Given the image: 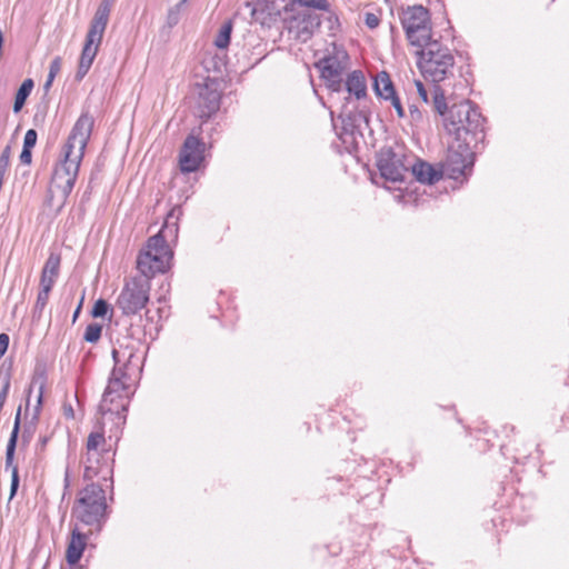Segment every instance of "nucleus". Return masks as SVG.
<instances>
[{
    "instance_id": "1",
    "label": "nucleus",
    "mask_w": 569,
    "mask_h": 569,
    "mask_svg": "<svg viewBox=\"0 0 569 569\" xmlns=\"http://www.w3.org/2000/svg\"><path fill=\"white\" fill-rule=\"evenodd\" d=\"M112 358L114 367L99 405V411L103 416H120L127 411L130 398L136 391L134 382L142 370V357L132 340H118L112 349Z\"/></svg>"
},
{
    "instance_id": "2",
    "label": "nucleus",
    "mask_w": 569,
    "mask_h": 569,
    "mask_svg": "<svg viewBox=\"0 0 569 569\" xmlns=\"http://www.w3.org/2000/svg\"><path fill=\"white\" fill-rule=\"evenodd\" d=\"M93 124V117L88 112H82L62 146L60 159L53 169L50 191L52 194L58 193L63 200L68 198L74 187Z\"/></svg>"
},
{
    "instance_id": "3",
    "label": "nucleus",
    "mask_w": 569,
    "mask_h": 569,
    "mask_svg": "<svg viewBox=\"0 0 569 569\" xmlns=\"http://www.w3.org/2000/svg\"><path fill=\"white\" fill-rule=\"evenodd\" d=\"M417 67L426 80L435 83L453 74L455 57L451 50L438 40L417 48Z\"/></svg>"
},
{
    "instance_id": "4",
    "label": "nucleus",
    "mask_w": 569,
    "mask_h": 569,
    "mask_svg": "<svg viewBox=\"0 0 569 569\" xmlns=\"http://www.w3.org/2000/svg\"><path fill=\"white\" fill-rule=\"evenodd\" d=\"M114 0H101L86 37L76 78L81 80L89 71L101 44Z\"/></svg>"
},
{
    "instance_id": "5",
    "label": "nucleus",
    "mask_w": 569,
    "mask_h": 569,
    "mask_svg": "<svg viewBox=\"0 0 569 569\" xmlns=\"http://www.w3.org/2000/svg\"><path fill=\"white\" fill-rule=\"evenodd\" d=\"M448 133L456 134L457 140H463V134L477 136L483 132V118L477 107L469 100L455 103L443 119Z\"/></svg>"
},
{
    "instance_id": "6",
    "label": "nucleus",
    "mask_w": 569,
    "mask_h": 569,
    "mask_svg": "<svg viewBox=\"0 0 569 569\" xmlns=\"http://www.w3.org/2000/svg\"><path fill=\"white\" fill-rule=\"evenodd\" d=\"M172 257L173 252L162 234L150 237L137 259L140 277L150 281L157 273H164L170 268Z\"/></svg>"
},
{
    "instance_id": "7",
    "label": "nucleus",
    "mask_w": 569,
    "mask_h": 569,
    "mask_svg": "<svg viewBox=\"0 0 569 569\" xmlns=\"http://www.w3.org/2000/svg\"><path fill=\"white\" fill-rule=\"evenodd\" d=\"M107 501L104 490L100 485H88L80 493L73 507V516L80 522L101 528L106 519Z\"/></svg>"
},
{
    "instance_id": "8",
    "label": "nucleus",
    "mask_w": 569,
    "mask_h": 569,
    "mask_svg": "<svg viewBox=\"0 0 569 569\" xmlns=\"http://www.w3.org/2000/svg\"><path fill=\"white\" fill-rule=\"evenodd\" d=\"M348 63L347 51L336 43H331L323 57L317 61L316 67L319 69L321 78L332 92H340L343 89V76Z\"/></svg>"
},
{
    "instance_id": "9",
    "label": "nucleus",
    "mask_w": 569,
    "mask_h": 569,
    "mask_svg": "<svg viewBox=\"0 0 569 569\" xmlns=\"http://www.w3.org/2000/svg\"><path fill=\"white\" fill-rule=\"evenodd\" d=\"M400 19L412 47L419 48L433 40L430 14L425 7H408L402 11Z\"/></svg>"
},
{
    "instance_id": "10",
    "label": "nucleus",
    "mask_w": 569,
    "mask_h": 569,
    "mask_svg": "<svg viewBox=\"0 0 569 569\" xmlns=\"http://www.w3.org/2000/svg\"><path fill=\"white\" fill-rule=\"evenodd\" d=\"M150 281L142 277L128 280L117 298L116 306L126 316L137 315L149 301Z\"/></svg>"
},
{
    "instance_id": "11",
    "label": "nucleus",
    "mask_w": 569,
    "mask_h": 569,
    "mask_svg": "<svg viewBox=\"0 0 569 569\" xmlns=\"http://www.w3.org/2000/svg\"><path fill=\"white\" fill-rule=\"evenodd\" d=\"M469 144L470 141L463 139L449 146L447 157L442 163V172L449 178L458 180L471 171L475 156Z\"/></svg>"
},
{
    "instance_id": "12",
    "label": "nucleus",
    "mask_w": 569,
    "mask_h": 569,
    "mask_svg": "<svg viewBox=\"0 0 569 569\" xmlns=\"http://www.w3.org/2000/svg\"><path fill=\"white\" fill-rule=\"evenodd\" d=\"M106 439L101 432H91L87 440V452L83 460L84 473L83 477L87 480H91L94 477L102 475L103 479L111 473V468L107 462H101L102 453L100 448L104 446Z\"/></svg>"
},
{
    "instance_id": "13",
    "label": "nucleus",
    "mask_w": 569,
    "mask_h": 569,
    "mask_svg": "<svg viewBox=\"0 0 569 569\" xmlns=\"http://www.w3.org/2000/svg\"><path fill=\"white\" fill-rule=\"evenodd\" d=\"M320 22V16L310 9L298 10L286 21L289 34L300 42H307Z\"/></svg>"
},
{
    "instance_id": "14",
    "label": "nucleus",
    "mask_w": 569,
    "mask_h": 569,
    "mask_svg": "<svg viewBox=\"0 0 569 569\" xmlns=\"http://www.w3.org/2000/svg\"><path fill=\"white\" fill-rule=\"evenodd\" d=\"M377 167L381 177L389 182H401L409 171V164L402 160V156L392 149H382L377 159Z\"/></svg>"
},
{
    "instance_id": "15",
    "label": "nucleus",
    "mask_w": 569,
    "mask_h": 569,
    "mask_svg": "<svg viewBox=\"0 0 569 569\" xmlns=\"http://www.w3.org/2000/svg\"><path fill=\"white\" fill-rule=\"evenodd\" d=\"M204 143L190 134L186 138L179 154V163L182 172L190 173L199 169L203 161Z\"/></svg>"
},
{
    "instance_id": "16",
    "label": "nucleus",
    "mask_w": 569,
    "mask_h": 569,
    "mask_svg": "<svg viewBox=\"0 0 569 569\" xmlns=\"http://www.w3.org/2000/svg\"><path fill=\"white\" fill-rule=\"evenodd\" d=\"M20 411H21V408L18 409V412L16 415L14 426H13L12 432L10 435V438H9V441L7 445V451H6V467L7 468L12 467L11 497L14 496V493L18 489V486H19L18 469L16 466H13V457H14L18 433H19Z\"/></svg>"
},
{
    "instance_id": "17",
    "label": "nucleus",
    "mask_w": 569,
    "mask_h": 569,
    "mask_svg": "<svg viewBox=\"0 0 569 569\" xmlns=\"http://www.w3.org/2000/svg\"><path fill=\"white\" fill-rule=\"evenodd\" d=\"M44 383H46L44 377H34L30 385L29 393L31 392L32 388L38 387V395H37L36 405L33 407L32 421L28 426L24 427V430L22 433L23 441H29V439L31 438L32 433L36 430L34 421L38 419V416H39L41 407H42ZM29 406H30V395L28 396V399H27V409H29Z\"/></svg>"
},
{
    "instance_id": "18",
    "label": "nucleus",
    "mask_w": 569,
    "mask_h": 569,
    "mask_svg": "<svg viewBox=\"0 0 569 569\" xmlns=\"http://www.w3.org/2000/svg\"><path fill=\"white\" fill-rule=\"evenodd\" d=\"M86 546L87 536L81 533L78 529H73L66 551L67 562L70 566H74L79 562Z\"/></svg>"
},
{
    "instance_id": "19",
    "label": "nucleus",
    "mask_w": 569,
    "mask_h": 569,
    "mask_svg": "<svg viewBox=\"0 0 569 569\" xmlns=\"http://www.w3.org/2000/svg\"><path fill=\"white\" fill-rule=\"evenodd\" d=\"M412 176L421 183L432 184L441 179L443 172L436 170L430 163L417 160L409 164Z\"/></svg>"
},
{
    "instance_id": "20",
    "label": "nucleus",
    "mask_w": 569,
    "mask_h": 569,
    "mask_svg": "<svg viewBox=\"0 0 569 569\" xmlns=\"http://www.w3.org/2000/svg\"><path fill=\"white\" fill-rule=\"evenodd\" d=\"M59 268H60V257L57 254L51 253L49 258L47 259L44 267L41 272L40 278V288L50 290L52 289L58 274H59Z\"/></svg>"
},
{
    "instance_id": "21",
    "label": "nucleus",
    "mask_w": 569,
    "mask_h": 569,
    "mask_svg": "<svg viewBox=\"0 0 569 569\" xmlns=\"http://www.w3.org/2000/svg\"><path fill=\"white\" fill-rule=\"evenodd\" d=\"M343 88L349 94L355 96L357 99H361L367 94V82L362 71L355 70L347 76L343 80Z\"/></svg>"
},
{
    "instance_id": "22",
    "label": "nucleus",
    "mask_w": 569,
    "mask_h": 569,
    "mask_svg": "<svg viewBox=\"0 0 569 569\" xmlns=\"http://www.w3.org/2000/svg\"><path fill=\"white\" fill-rule=\"evenodd\" d=\"M201 112L200 117L209 118L213 112L219 109L220 93L217 90L204 88L199 93Z\"/></svg>"
},
{
    "instance_id": "23",
    "label": "nucleus",
    "mask_w": 569,
    "mask_h": 569,
    "mask_svg": "<svg viewBox=\"0 0 569 569\" xmlns=\"http://www.w3.org/2000/svg\"><path fill=\"white\" fill-rule=\"evenodd\" d=\"M181 209L179 207L173 208L167 216L161 230L157 234H162L163 240L168 243V240H176L178 236V220L181 216Z\"/></svg>"
},
{
    "instance_id": "24",
    "label": "nucleus",
    "mask_w": 569,
    "mask_h": 569,
    "mask_svg": "<svg viewBox=\"0 0 569 569\" xmlns=\"http://www.w3.org/2000/svg\"><path fill=\"white\" fill-rule=\"evenodd\" d=\"M375 91L377 96L385 100L396 96L392 81L387 72L382 71L377 74L375 79Z\"/></svg>"
},
{
    "instance_id": "25",
    "label": "nucleus",
    "mask_w": 569,
    "mask_h": 569,
    "mask_svg": "<svg viewBox=\"0 0 569 569\" xmlns=\"http://www.w3.org/2000/svg\"><path fill=\"white\" fill-rule=\"evenodd\" d=\"M232 28L233 24L231 20H227L221 24L213 42L218 49L222 50L228 48L231 39Z\"/></svg>"
},
{
    "instance_id": "26",
    "label": "nucleus",
    "mask_w": 569,
    "mask_h": 569,
    "mask_svg": "<svg viewBox=\"0 0 569 569\" xmlns=\"http://www.w3.org/2000/svg\"><path fill=\"white\" fill-rule=\"evenodd\" d=\"M33 88V81L31 79H26L20 88L17 91L14 103H13V111L17 113L19 112L22 107L26 103L27 98L31 93V90Z\"/></svg>"
},
{
    "instance_id": "27",
    "label": "nucleus",
    "mask_w": 569,
    "mask_h": 569,
    "mask_svg": "<svg viewBox=\"0 0 569 569\" xmlns=\"http://www.w3.org/2000/svg\"><path fill=\"white\" fill-rule=\"evenodd\" d=\"M421 196L422 194L419 193L418 188H415V189L406 188V190L399 189V193L395 194V199L405 204L413 203V204L418 206L419 203L423 202V199L421 198Z\"/></svg>"
},
{
    "instance_id": "28",
    "label": "nucleus",
    "mask_w": 569,
    "mask_h": 569,
    "mask_svg": "<svg viewBox=\"0 0 569 569\" xmlns=\"http://www.w3.org/2000/svg\"><path fill=\"white\" fill-rule=\"evenodd\" d=\"M433 108L439 114L445 116V117L447 116V113H446L447 102H446L445 92L438 86H436L433 89Z\"/></svg>"
},
{
    "instance_id": "29",
    "label": "nucleus",
    "mask_w": 569,
    "mask_h": 569,
    "mask_svg": "<svg viewBox=\"0 0 569 569\" xmlns=\"http://www.w3.org/2000/svg\"><path fill=\"white\" fill-rule=\"evenodd\" d=\"M102 327L98 323H90L87 326L83 339L87 342L94 343L97 342L101 337Z\"/></svg>"
},
{
    "instance_id": "30",
    "label": "nucleus",
    "mask_w": 569,
    "mask_h": 569,
    "mask_svg": "<svg viewBox=\"0 0 569 569\" xmlns=\"http://www.w3.org/2000/svg\"><path fill=\"white\" fill-rule=\"evenodd\" d=\"M50 290L41 289L34 305V312L41 315L49 300Z\"/></svg>"
},
{
    "instance_id": "31",
    "label": "nucleus",
    "mask_w": 569,
    "mask_h": 569,
    "mask_svg": "<svg viewBox=\"0 0 569 569\" xmlns=\"http://www.w3.org/2000/svg\"><path fill=\"white\" fill-rule=\"evenodd\" d=\"M108 310L109 303L103 299H99L93 305L92 316L96 318H102L108 313Z\"/></svg>"
},
{
    "instance_id": "32",
    "label": "nucleus",
    "mask_w": 569,
    "mask_h": 569,
    "mask_svg": "<svg viewBox=\"0 0 569 569\" xmlns=\"http://www.w3.org/2000/svg\"><path fill=\"white\" fill-rule=\"evenodd\" d=\"M10 162V147H6L0 156V178L4 179Z\"/></svg>"
},
{
    "instance_id": "33",
    "label": "nucleus",
    "mask_w": 569,
    "mask_h": 569,
    "mask_svg": "<svg viewBox=\"0 0 569 569\" xmlns=\"http://www.w3.org/2000/svg\"><path fill=\"white\" fill-rule=\"evenodd\" d=\"M187 2V0H180L178 4H176L174 8H172L168 13V23L170 26H174L179 21V11L181 7Z\"/></svg>"
},
{
    "instance_id": "34",
    "label": "nucleus",
    "mask_w": 569,
    "mask_h": 569,
    "mask_svg": "<svg viewBox=\"0 0 569 569\" xmlns=\"http://www.w3.org/2000/svg\"><path fill=\"white\" fill-rule=\"evenodd\" d=\"M410 122L413 126H419L422 122V112L415 104L409 106Z\"/></svg>"
},
{
    "instance_id": "35",
    "label": "nucleus",
    "mask_w": 569,
    "mask_h": 569,
    "mask_svg": "<svg viewBox=\"0 0 569 569\" xmlns=\"http://www.w3.org/2000/svg\"><path fill=\"white\" fill-rule=\"evenodd\" d=\"M38 133L34 129H29L23 139V148L32 149L37 143Z\"/></svg>"
},
{
    "instance_id": "36",
    "label": "nucleus",
    "mask_w": 569,
    "mask_h": 569,
    "mask_svg": "<svg viewBox=\"0 0 569 569\" xmlns=\"http://www.w3.org/2000/svg\"><path fill=\"white\" fill-rule=\"evenodd\" d=\"M61 67H62V59L61 57H56L51 63H50V68H49V73H48V78L50 79H53L57 77V74L61 71Z\"/></svg>"
},
{
    "instance_id": "37",
    "label": "nucleus",
    "mask_w": 569,
    "mask_h": 569,
    "mask_svg": "<svg viewBox=\"0 0 569 569\" xmlns=\"http://www.w3.org/2000/svg\"><path fill=\"white\" fill-rule=\"evenodd\" d=\"M10 389V378L6 376L2 380V388L0 390V405L4 406Z\"/></svg>"
},
{
    "instance_id": "38",
    "label": "nucleus",
    "mask_w": 569,
    "mask_h": 569,
    "mask_svg": "<svg viewBox=\"0 0 569 569\" xmlns=\"http://www.w3.org/2000/svg\"><path fill=\"white\" fill-rule=\"evenodd\" d=\"M388 100H390V101H391V104H392V107L395 108V110H396V112H397L398 117H399V118H403V117H405V114H406V112H405V109H403V107H402V104H401V102H400L399 97L396 94V96H393V97L389 98Z\"/></svg>"
},
{
    "instance_id": "39",
    "label": "nucleus",
    "mask_w": 569,
    "mask_h": 569,
    "mask_svg": "<svg viewBox=\"0 0 569 569\" xmlns=\"http://www.w3.org/2000/svg\"><path fill=\"white\" fill-rule=\"evenodd\" d=\"M365 22H366L368 28L375 29V28H377L379 26L380 20H379V18L375 13L368 12L366 14Z\"/></svg>"
},
{
    "instance_id": "40",
    "label": "nucleus",
    "mask_w": 569,
    "mask_h": 569,
    "mask_svg": "<svg viewBox=\"0 0 569 569\" xmlns=\"http://www.w3.org/2000/svg\"><path fill=\"white\" fill-rule=\"evenodd\" d=\"M415 84H416V88H417V92H418V96L419 98L423 101V102H428V92L423 86V83L420 81V80H416L415 81Z\"/></svg>"
},
{
    "instance_id": "41",
    "label": "nucleus",
    "mask_w": 569,
    "mask_h": 569,
    "mask_svg": "<svg viewBox=\"0 0 569 569\" xmlns=\"http://www.w3.org/2000/svg\"><path fill=\"white\" fill-rule=\"evenodd\" d=\"M9 336L7 333H0V359L4 356L9 347Z\"/></svg>"
},
{
    "instance_id": "42",
    "label": "nucleus",
    "mask_w": 569,
    "mask_h": 569,
    "mask_svg": "<svg viewBox=\"0 0 569 569\" xmlns=\"http://www.w3.org/2000/svg\"><path fill=\"white\" fill-rule=\"evenodd\" d=\"M32 159L31 149L22 148L20 153V161L24 164H30Z\"/></svg>"
},
{
    "instance_id": "43",
    "label": "nucleus",
    "mask_w": 569,
    "mask_h": 569,
    "mask_svg": "<svg viewBox=\"0 0 569 569\" xmlns=\"http://www.w3.org/2000/svg\"><path fill=\"white\" fill-rule=\"evenodd\" d=\"M63 410H64V416L68 417V418H73V409L72 407L69 405V406H63Z\"/></svg>"
},
{
    "instance_id": "44",
    "label": "nucleus",
    "mask_w": 569,
    "mask_h": 569,
    "mask_svg": "<svg viewBox=\"0 0 569 569\" xmlns=\"http://www.w3.org/2000/svg\"><path fill=\"white\" fill-rule=\"evenodd\" d=\"M52 82H53V79H50L47 77V80H46V83H44V89H49L51 86H52Z\"/></svg>"
},
{
    "instance_id": "45",
    "label": "nucleus",
    "mask_w": 569,
    "mask_h": 569,
    "mask_svg": "<svg viewBox=\"0 0 569 569\" xmlns=\"http://www.w3.org/2000/svg\"><path fill=\"white\" fill-rule=\"evenodd\" d=\"M2 408H3V406H2V405H0V411L2 410Z\"/></svg>"
}]
</instances>
